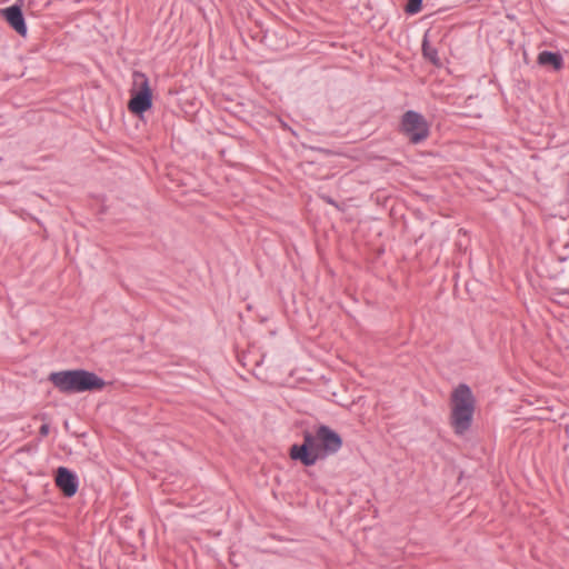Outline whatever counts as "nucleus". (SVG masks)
I'll return each instance as SVG.
<instances>
[{
  "label": "nucleus",
  "instance_id": "1",
  "mask_svg": "<svg viewBox=\"0 0 569 569\" xmlns=\"http://www.w3.org/2000/svg\"><path fill=\"white\" fill-rule=\"evenodd\" d=\"M341 447V437L329 427L320 426L315 433L305 431L302 445L291 446L289 456L292 460L310 467L318 460L335 455Z\"/></svg>",
  "mask_w": 569,
  "mask_h": 569
},
{
  "label": "nucleus",
  "instance_id": "2",
  "mask_svg": "<svg viewBox=\"0 0 569 569\" xmlns=\"http://www.w3.org/2000/svg\"><path fill=\"white\" fill-rule=\"evenodd\" d=\"M48 379L62 393L101 390L106 386L103 379L83 369L52 372Z\"/></svg>",
  "mask_w": 569,
  "mask_h": 569
},
{
  "label": "nucleus",
  "instance_id": "3",
  "mask_svg": "<svg viewBox=\"0 0 569 569\" xmlns=\"http://www.w3.org/2000/svg\"><path fill=\"white\" fill-rule=\"evenodd\" d=\"M475 405V397L466 383H460L452 391L450 423L457 435L462 436L470 429Z\"/></svg>",
  "mask_w": 569,
  "mask_h": 569
},
{
  "label": "nucleus",
  "instance_id": "4",
  "mask_svg": "<svg viewBox=\"0 0 569 569\" xmlns=\"http://www.w3.org/2000/svg\"><path fill=\"white\" fill-rule=\"evenodd\" d=\"M133 87L128 109L132 113L142 114L152 107V91L144 73L139 71L133 73Z\"/></svg>",
  "mask_w": 569,
  "mask_h": 569
},
{
  "label": "nucleus",
  "instance_id": "5",
  "mask_svg": "<svg viewBox=\"0 0 569 569\" xmlns=\"http://www.w3.org/2000/svg\"><path fill=\"white\" fill-rule=\"evenodd\" d=\"M401 130L411 143H420L429 136V126L426 119L418 112L409 110L403 113Z\"/></svg>",
  "mask_w": 569,
  "mask_h": 569
},
{
  "label": "nucleus",
  "instance_id": "6",
  "mask_svg": "<svg viewBox=\"0 0 569 569\" xmlns=\"http://www.w3.org/2000/svg\"><path fill=\"white\" fill-rule=\"evenodd\" d=\"M56 485L66 497L74 496L78 490L77 477L66 467L58 468Z\"/></svg>",
  "mask_w": 569,
  "mask_h": 569
},
{
  "label": "nucleus",
  "instance_id": "7",
  "mask_svg": "<svg viewBox=\"0 0 569 569\" xmlns=\"http://www.w3.org/2000/svg\"><path fill=\"white\" fill-rule=\"evenodd\" d=\"M1 12L16 32H18L20 36L27 34V26L20 7L11 6L9 8L2 9Z\"/></svg>",
  "mask_w": 569,
  "mask_h": 569
},
{
  "label": "nucleus",
  "instance_id": "8",
  "mask_svg": "<svg viewBox=\"0 0 569 569\" xmlns=\"http://www.w3.org/2000/svg\"><path fill=\"white\" fill-rule=\"evenodd\" d=\"M537 62L540 66H551L556 71L563 68V59L559 52L541 51L538 54Z\"/></svg>",
  "mask_w": 569,
  "mask_h": 569
},
{
  "label": "nucleus",
  "instance_id": "9",
  "mask_svg": "<svg viewBox=\"0 0 569 569\" xmlns=\"http://www.w3.org/2000/svg\"><path fill=\"white\" fill-rule=\"evenodd\" d=\"M423 56L428 58L432 63L437 64L439 62L438 52L435 48H432L426 40L422 43Z\"/></svg>",
  "mask_w": 569,
  "mask_h": 569
},
{
  "label": "nucleus",
  "instance_id": "10",
  "mask_svg": "<svg viewBox=\"0 0 569 569\" xmlns=\"http://www.w3.org/2000/svg\"><path fill=\"white\" fill-rule=\"evenodd\" d=\"M422 0H408L406 12L409 14L418 13L421 10Z\"/></svg>",
  "mask_w": 569,
  "mask_h": 569
},
{
  "label": "nucleus",
  "instance_id": "11",
  "mask_svg": "<svg viewBox=\"0 0 569 569\" xmlns=\"http://www.w3.org/2000/svg\"><path fill=\"white\" fill-rule=\"evenodd\" d=\"M39 432L42 437L48 436L49 433V425L44 423L40 427Z\"/></svg>",
  "mask_w": 569,
  "mask_h": 569
},
{
  "label": "nucleus",
  "instance_id": "12",
  "mask_svg": "<svg viewBox=\"0 0 569 569\" xmlns=\"http://www.w3.org/2000/svg\"><path fill=\"white\" fill-rule=\"evenodd\" d=\"M325 199H326V201H327L328 203H330V204H332V206H336V207H337V203H336L331 198L326 197Z\"/></svg>",
  "mask_w": 569,
  "mask_h": 569
}]
</instances>
